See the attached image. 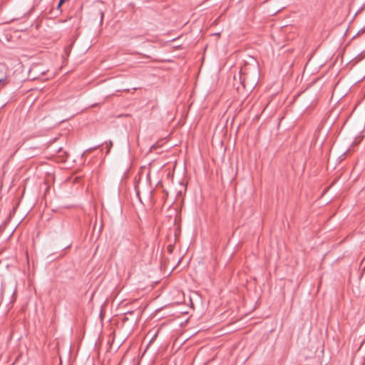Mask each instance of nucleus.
<instances>
[{
	"label": "nucleus",
	"mask_w": 365,
	"mask_h": 365,
	"mask_svg": "<svg viewBox=\"0 0 365 365\" xmlns=\"http://www.w3.org/2000/svg\"><path fill=\"white\" fill-rule=\"evenodd\" d=\"M240 75H241V78H242V84L243 85V86L245 87V81L247 79V76L245 74H242V71H240Z\"/></svg>",
	"instance_id": "f257e3e1"
},
{
	"label": "nucleus",
	"mask_w": 365,
	"mask_h": 365,
	"mask_svg": "<svg viewBox=\"0 0 365 365\" xmlns=\"http://www.w3.org/2000/svg\"><path fill=\"white\" fill-rule=\"evenodd\" d=\"M106 146L108 148V150L106 151V154H108L110 152V148L113 146V143H112V141L110 140L108 143H106Z\"/></svg>",
	"instance_id": "f03ea898"
},
{
	"label": "nucleus",
	"mask_w": 365,
	"mask_h": 365,
	"mask_svg": "<svg viewBox=\"0 0 365 365\" xmlns=\"http://www.w3.org/2000/svg\"><path fill=\"white\" fill-rule=\"evenodd\" d=\"M173 249H174V245H169L167 247V250H168V252H170V253H172V252H173Z\"/></svg>",
	"instance_id": "7ed1b4c3"
},
{
	"label": "nucleus",
	"mask_w": 365,
	"mask_h": 365,
	"mask_svg": "<svg viewBox=\"0 0 365 365\" xmlns=\"http://www.w3.org/2000/svg\"><path fill=\"white\" fill-rule=\"evenodd\" d=\"M136 194H137V195L138 196L139 199L140 200V191H139L138 187H136Z\"/></svg>",
	"instance_id": "20e7f679"
},
{
	"label": "nucleus",
	"mask_w": 365,
	"mask_h": 365,
	"mask_svg": "<svg viewBox=\"0 0 365 365\" xmlns=\"http://www.w3.org/2000/svg\"><path fill=\"white\" fill-rule=\"evenodd\" d=\"M103 13L101 12V21H103Z\"/></svg>",
	"instance_id": "39448f33"
}]
</instances>
